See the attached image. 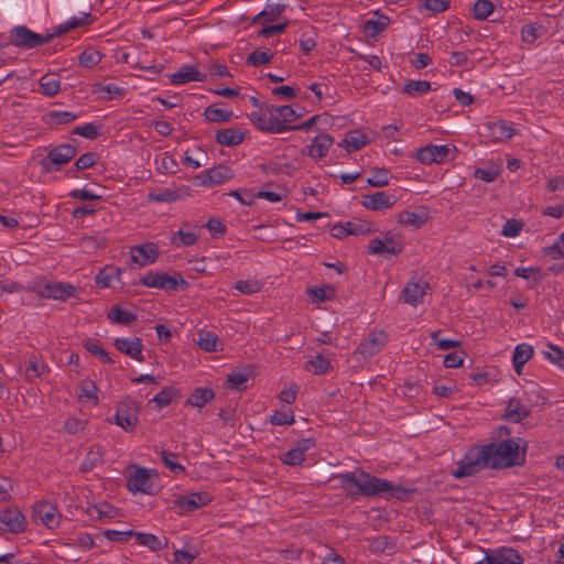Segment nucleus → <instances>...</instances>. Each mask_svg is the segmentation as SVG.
Returning a JSON list of instances; mask_svg holds the SVG:
<instances>
[{"label":"nucleus","instance_id":"aec40b11","mask_svg":"<svg viewBox=\"0 0 564 564\" xmlns=\"http://www.w3.org/2000/svg\"><path fill=\"white\" fill-rule=\"evenodd\" d=\"M316 442L314 438H302L296 442L295 446L289 449L282 462L289 466H297L304 462L305 453L315 446Z\"/></svg>","mask_w":564,"mask_h":564},{"label":"nucleus","instance_id":"052dcab7","mask_svg":"<svg viewBox=\"0 0 564 564\" xmlns=\"http://www.w3.org/2000/svg\"><path fill=\"white\" fill-rule=\"evenodd\" d=\"M307 366L311 367L310 369H312L315 375H323L327 372L330 364L322 355H317L307 362Z\"/></svg>","mask_w":564,"mask_h":564},{"label":"nucleus","instance_id":"1a4fd4ad","mask_svg":"<svg viewBox=\"0 0 564 564\" xmlns=\"http://www.w3.org/2000/svg\"><path fill=\"white\" fill-rule=\"evenodd\" d=\"M131 468L133 471L130 473L127 482L129 491L132 494L142 492L151 495L153 492V481L149 470L135 465H132Z\"/></svg>","mask_w":564,"mask_h":564},{"label":"nucleus","instance_id":"603ef678","mask_svg":"<svg viewBox=\"0 0 564 564\" xmlns=\"http://www.w3.org/2000/svg\"><path fill=\"white\" fill-rule=\"evenodd\" d=\"M273 57V54L270 50L264 51H253L249 56L247 57V63L252 66H259L268 64Z\"/></svg>","mask_w":564,"mask_h":564},{"label":"nucleus","instance_id":"6ab92c4d","mask_svg":"<svg viewBox=\"0 0 564 564\" xmlns=\"http://www.w3.org/2000/svg\"><path fill=\"white\" fill-rule=\"evenodd\" d=\"M429 289L430 284L426 281L411 279L402 290V297L405 303L416 306L423 302Z\"/></svg>","mask_w":564,"mask_h":564},{"label":"nucleus","instance_id":"13d9d810","mask_svg":"<svg viewBox=\"0 0 564 564\" xmlns=\"http://www.w3.org/2000/svg\"><path fill=\"white\" fill-rule=\"evenodd\" d=\"M85 348L87 351H89L91 355L97 356L100 361L105 364H111L113 362V359L109 356V354L97 343L95 341H87L85 344Z\"/></svg>","mask_w":564,"mask_h":564},{"label":"nucleus","instance_id":"c03bdc74","mask_svg":"<svg viewBox=\"0 0 564 564\" xmlns=\"http://www.w3.org/2000/svg\"><path fill=\"white\" fill-rule=\"evenodd\" d=\"M285 10V6L282 3L268 4L264 10L259 12L252 18V23H257L259 20L267 18L268 21H274Z\"/></svg>","mask_w":564,"mask_h":564},{"label":"nucleus","instance_id":"09e8293b","mask_svg":"<svg viewBox=\"0 0 564 564\" xmlns=\"http://www.w3.org/2000/svg\"><path fill=\"white\" fill-rule=\"evenodd\" d=\"M348 227L349 236H362L372 232V226L369 221L361 219H354L351 221L346 223Z\"/></svg>","mask_w":564,"mask_h":564},{"label":"nucleus","instance_id":"6e6d98bb","mask_svg":"<svg viewBox=\"0 0 564 564\" xmlns=\"http://www.w3.org/2000/svg\"><path fill=\"white\" fill-rule=\"evenodd\" d=\"M420 7L433 13H441L449 8V0H420Z\"/></svg>","mask_w":564,"mask_h":564},{"label":"nucleus","instance_id":"a878e982","mask_svg":"<svg viewBox=\"0 0 564 564\" xmlns=\"http://www.w3.org/2000/svg\"><path fill=\"white\" fill-rule=\"evenodd\" d=\"M89 18H90V14L85 13L82 18H72L67 22L59 24L57 26H54L51 31H48L44 35L45 43H48L54 37L65 34V33L69 32L70 30H74L78 26L88 24Z\"/></svg>","mask_w":564,"mask_h":564},{"label":"nucleus","instance_id":"680f3d73","mask_svg":"<svg viewBox=\"0 0 564 564\" xmlns=\"http://www.w3.org/2000/svg\"><path fill=\"white\" fill-rule=\"evenodd\" d=\"M386 253L397 256L402 252L403 246L391 232H387L383 238Z\"/></svg>","mask_w":564,"mask_h":564},{"label":"nucleus","instance_id":"473e14b6","mask_svg":"<svg viewBox=\"0 0 564 564\" xmlns=\"http://www.w3.org/2000/svg\"><path fill=\"white\" fill-rule=\"evenodd\" d=\"M104 452L100 446H93L88 449L85 458L80 463V470L84 473L90 471L97 466L101 465L104 459Z\"/></svg>","mask_w":564,"mask_h":564},{"label":"nucleus","instance_id":"37998d69","mask_svg":"<svg viewBox=\"0 0 564 564\" xmlns=\"http://www.w3.org/2000/svg\"><path fill=\"white\" fill-rule=\"evenodd\" d=\"M197 344L205 351H217L219 338L212 332L200 330L198 333Z\"/></svg>","mask_w":564,"mask_h":564},{"label":"nucleus","instance_id":"58836bf2","mask_svg":"<svg viewBox=\"0 0 564 564\" xmlns=\"http://www.w3.org/2000/svg\"><path fill=\"white\" fill-rule=\"evenodd\" d=\"M390 19L386 15H380L378 19H369L365 22L364 29L367 35L376 37L389 25Z\"/></svg>","mask_w":564,"mask_h":564},{"label":"nucleus","instance_id":"a19ab883","mask_svg":"<svg viewBox=\"0 0 564 564\" xmlns=\"http://www.w3.org/2000/svg\"><path fill=\"white\" fill-rule=\"evenodd\" d=\"M204 116L209 122H228L231 120L234 113L231 110H225L220 108H216L214 106H209L205 109Z\"/></svg>","mask_w":564,"mask_h":564},{"label":"nucleus","instance_id":"338daca9","mask_svg":"<svg viewBox=\"0 0 564 564\" xmlns=\"http://www.w3.org/2000/svg\"><path fill=\"white\" fill-rule=\"evenodd\" d=\"M522 229V223L516 219L507 220L503 225L501 234L506 237H516Z\"/></svg>","mask_w":564,"mask_h":564},{"label":"nucleus","instance_id":"4468645a","mask_svg":"<svg viewBox=\"0 0 564 564\" xmlns=\"http://www.w3.org/2000/svg\"><path fill=\"white\" fill-rule=\"evenodd\" d=\"M456 151L455 148H453ZM452 152L449 145H435L429 144L417 150L415 158L423 164H442L447 160V156Z\"/></svg>","mask_w":564,"mask_h":564},{"label":"nucleus","instance_id":"9d476101","mask_svg":"<svg viewBox=\"0 0 564 564\" xmlns=\"http://www.w3.org/2000/svg\"><path fill=\"white\" fill-rule=\"evenodd\" d=\"M387 343V335L382 330H373L361 340L354 355H360L364 359L370 358L382 350Z\"/></svg>","mask_w":564,"mask_h":564},{"label":"nucleus","instance_id":"5fc2aeb1","mask_svg":"<svg viewBox=\"0 0 564 564\" xmlns=\"http://www.w3.org/2000/svg\"><path fill=\"white\" fill-rule=\"evenodd\" d=\"M545 254L552 259L564 258V232H562L556 240L547 248H545Z\"/></svg>","mask_w":564,"mask_h":564},{"label":"nucleus","instance_id":"8fccbe9b","mask_svg":"<svg viewBox=\"0 0 564 564\" xmlns=\"http://www.w3.org/2000/svg\"><path fill=\"white\" fill-rule=\"evenodd\" d=\"M494 11V4L489 0H477L473 6V14L477 20H486Z\"/></svg>","mask_w":564,"mask_h":564},{"label":"nucleus","instance_id":"5701e85b","mask_svg":"<svg viewBox=\"0 0 564 564\" xmlns=\"http://www.w3.org/2000/svg\"><path fill=\"white\" fill-rule=\"evenodd\" d=\"M209 500L210 498L207 492H192L187 496L178 497L175 500V506L180 508L181 513H186L205 506Z\"/></svg>","mask_w":564,"mask_h":564},{"label":"nucleus","instance_id":"ddd939ff","mask_svg":"<svg viewBox=\"0 0 564 564\" xmlns=\"http://www.w3.org/2000/svg\"><path fill=\"white\" fill-rule=\"evenodd\" d=\"M26 528V518L17 507H8L0 512V529L11 533H21Z\"/></svg>","mask_w":564,"mask_h":564},{"label":"nucleus","instance_id":"cd10ccee","mask_svg":"<svg viewBox=\"0 0 564 564\" xmlns=\"http://www.w3.org/2000/svg\"><path fill=\"white\" fill-rule=\"evenodd\" d=\"M254 376L253 367L247 366L240 370H234L227 377V383L230 388L241 391L246 389L245 383Z\"/></svg>","mask_w":564,"mask_h":564},{"label":"nucleus","instance_id":"0eeeda50","mask_svg":"<svg viewBox=\"0 0 564 564\" xmlns=\"http://www.w3.org/2000/svg\"><path fill=\"white\" fill-rule=\"evenodd\" d=\"M482 457L485 458L481 447L475 452H469L460 460L458 468L452 470V476L456 479L469 477L488 467Z\"/></svg>","mask_w":564,"mask_h":564},{"label":"nucleus","instance_id":"393cba45","mask_svg":"<svg viewBox=\"0 0 564 564\" xmlns=\"http://www.w3.org/2000/svg\"><path fill=\"white\" fill-rule=\"evenodd\" d=\"M115 347L120 352H123L138 361L144 360L143 355H142V348H143L142 340L138 337H134L132 339L116 338Z\"/></svg>","mask_w":564,"mask_h":564},{"label":"nucleus","instance_id":"72a5a7b5","mask_svg":"<svg viewBox=\"0 0 564 564\" xmlns=\"http://www.w3.org/2000/svg\"><path fill=\"white\" fill-rule=\"evenodd\" d=\"M215 392L210 388L198 387L193 390L188 397L186 404L194 408H203L207 402L214 400Z\"/></svg>","mask_w":564,"mask_h":564},{"label":"nucleus","instance_id":"79ce46f5","mask_svg":"<svg viewBox=\"0 0 564 564\" xmlns=\"http://www.w3.org/2000/svg\"><path fill=\"white\" fill-rule=\"evenodd\" d=\"M424 214H417L413 212H402L398 215V223L403 226H412L414 228L422 227L426 221Z\"/></svg>","mask_w":564,"mask_h":564},{"label":"nucleus","instance_id":"dca6fc26","mask_svg":"<svg viewBox=\"0 0 564 564\" xmlns=\"http://www.w3.org/2000/svg\"><path fill=\"white\" fill-rule=\"evenodd\" d=\"M33 514L48 529L56 528L59 524L62 517L58 509L47 501L35 503L33 507Z\"/></svg>","mask_w":564,"mask_h":564},{"label":"nucleus","instance_id":"4d7b16f0","mask_svg":"<svg viewBox=\"0 0 564 564\" xmlns=\"http://www.w3.org/2000/svg\"><path fill=\"white\" fill-rule=\"evenodd\" d=\"M234 288L242 294H253L260 291L261 285L256 280H239Z\"/></svg>","mask_w":564,"mask_h":564},{"label":"nucleus","instance_id":"a18cd8bd","mask_svg":"<svg viewBox=\"0 0 564 564\" xmlns=\"http://www.w3.org/2000/svg\"><path fill=\"white\" fill-rule=\"evenodd\" d=\"M97 393H98V388L94 381L88 380V379L82 381L80 394H79L80 399L85 398L96 405L99 402Z\"/></svg>","mask_w":564,"mask_h":564},{"label":"nucleus","instance_id":"f257e3e1","mask_svg":"<svg viewBox=\"0 0 564 564\" xmlns=\"http://www.w3.org/2000/svg\"><path fill=\"white\" fill-rule=\"evenodd\" d=\"M337 478L343 488L348 489L349 487H355L358 494L364 497L395 498L397 500L405 501L409 495L414 492V489L394 485L388 479L372 476L361 469L339 474Z\"/></svg>","mask_w":564,"mask_h":564},{"label":"nucleus","instance_id":"2f4dec72","mask_svg":"<svg viewBox=\"0 0 564 564\" xmlns=\"http://www.w3.org/2000/svg\"><path fill=\"white\" fill-rule=\"evenodd\" d=\"M369 142L367 135L361 131L354 130L349 131L344 140L338 143L339 147L345 148L347 151H357L360 150Z\"/></svg>","mask_w":564,"mask_h":564},{"label":"nucleus","instance_id":"412c9836","mask_svg":"<svg viewBox=\"0 0 564 564\" xmlns=\"http://www.w3.org/2000/svg\"><path fill=\"white\" fill-rule=\"evenodd\" d=\"M334 143V138L330 134L323 133L319 135H316L312 143L307 145L304 150V154L318 160L328 153L329 148Z\"/></svg>","mask_w":564,"mask_h":564},{"label":"nucleus","instance_id":"9b49d317","mask_svg":"<svg viewBox=\"0 0 564 564\" xmlns=\"http://www.w3.org/2000/svg\"><path fill=\"white\" fill-rule=\"evenodd\" d=\"M10 41L13 45L23 48H34L45 44L44 35L33 32L24 25L12 29Z\"/></svg>","mask_w":564,"mask_h":564},{"label":"nucleus","instance_id":"c85d7f7f","mask_svg":"<svg viewBox=\"0 0 564 564\" xmlns=\"http://www.w3.org/2000/svg\"><path fill=\"white\" fill-rule=\"evenodd\" d=\"M533 347L529 344H519L516 346L512 357L514 370L518 375L521 373L523 366L533 357Z\"/></svg>","mask_w":564,"mask_h":564},{"label":"nucleus","instance_id":"4c0bfd02","mask_svg":"<svg viewBox=\"0 0 564 564\" xmlns=\"http://www.w3.org/2000/svg\"><path fill=\"white\" fill-rule=\"evenodd\" d=\"M431 88L427 80H409L403 85L402 91L410 97H419L429 93Z\"/></svg>","mask_w":564,"mask_h":564},{"label":"nucleus","instance_id":"e2e57ef3","mask_svg":"<svg viewBox=\"0 0 564 564\" xmlns=\"http://www.w3.org/2000/svg\"><path fill=\"white\" fill-rule=\"evenodd\" d=\"M308 292L313 300H317L319 302L330 300L335 294V290L330 285L322 288L316 286L314 289H310Z\"/></svg>","mask_w":564,"mask_h":564},{"label":"nucleus","instance_id":"c9c22d12","mask_svg":"<svg viewBox=\"0 0 564 564\" xmlns=\"http://www.w3.org/2000/svg\"><path fill=\"white\" fill-rule=\"evenodd\" d=\"M180 198L181 193L177 188H161L148 194V199L156 203H171Z\"/></svg>","mask_w":564,"mask_h":564},{"label":"nucleus","instance_id":"7c9ffc66","mask_svg":"<svg viewBox=\"0 0 564 564\" xmlns=\"http://www.w3.org/2000/svg\"><path fill=\"white\" fill-rule=\"evenodd\" d=\"M137 542L140 545L149 547L151 551H160L167 546V539L165 536L159 538L151 533L133 532Z\"/></svg>","mask_w":564,"mask_h":564},{"label":"nucleus","instance_id":"423d86ee","mask_svg":"<svg viewBox=\"0 0 564 564\" xmlns=\"http://www.w3.org/2000/svg\"><path fill=\"white\" fill-rule=\"evenodd\" d=\"M140 403L127 398L122 400L115 415V423L126 432H132L139 423Z\"/></svg>","mask_w":564,"mask_h":564},{"label":"nucleus","instance_id":"774afa93","mask_svg":"<svg viewBox=\"0 0 564 564\" xmlns=\"http://www.w3.org/2000/svg\"><path fill=\"white\" fill-rule=\"evenodd\" d=\"M552 352H545V357L564 368V351L556 345H549Z\"/></svg>","mask_w":564,"mask_h":564},{"label":"nucleus","instance_id":"69168bd1","mask_svg":"<svg viewBox=\"0 0 564 564\" xmlns=\"http://www.w3.org/2000/svg\"><path fill=\"white\" fill-rule=\"evenodd\" d=\"M499 175V170L492 166L489 167H478L474 172V176L485 182H492Z\"/></svg>","mask_w":564,"mask_h":564},{"label":"nucleus","instance_id":"864d4df0","mask_svg":"<svg viewBox=\"0 0 564 564\" xmlns=\"http://www.w3.org/2000/svg\"><path fill=\"white\" fill-rule=\"evenodd\" d=\"M161 459L163 460L164 465L169 467L173 473L180 474L183 473L185 469L184 467L176 463L175 459L177 457L176 454L167 452L165 449H161L159 452Z\"/></svg>","mask_w":564,"mask_h":564},{"label":"nucleus","instance_id":"de8ad7c7","mask_svg":"<svg viewBox=\"0 0 564 564\" xmlns=\"http://www.w3.org/2000/svg\"><path fill=\"white\" fill-rule=\"evenodd\" d=\"M101 61V54L94 48H86L78 56V63L83 67H94Z\"/></svg>","mask_w":564,"mask_h":564},{"label":"nucleus","instance_id":"bf43d9fd","mask_svg":"<svg viewBox=\"0 0 564 564\" xmlns=\"http://www.w3.org/2000/svg\"><path fill=\"white\" fill-rule=\"evenodd\" d=\"M388 174V170L377 169L373 175L367 180V183L372 187H383L389 184Z\"/></svg>","mask_w":564,"mask_h":564},{"label":"nucleus","instance_id":"c756f323","mask_svg":"<svg viewBox=\"0 0 564 564\" xmlns=\"http://www.w3.org/2000/svg\"><path fill=\"white\" fill-rule=\"evenodd\" d=\"M215 140L225 147H235L243 141V133L236 128H226L217 131Z\"/></svg>","mask_w":564,"mask_h":564},{"label":"nucleus","instance_id":"39448f33","mask_svg":"<svg viewBox=\"0 0 564 564\" xmlns=\"http://www.w3.org/2000/svg\"><path fill=\"white\" fill-rule=\"evenodd\" d=\"M140 283L148 288L161 289L164 291H175L178 286L185 289L188 283L181 276L180 273L170 275L164 272H148L141 280Z\"/></svg>","mask_w":564,"mask_h":564},{"label":"nucleus","instance_id":"f8f14e48","mask_svg":"<svg viewBox=\"0 0 564 564\" xmlns=\"http://www.w3.org/2000/svg\"><path fill=\"white\" fill-rule=\"evenodd\" d=\"M523 557L512 547H499L490 550L477 564H522Z\"/></svg>","mask_w":564,"mask_h":564},{"label":"nucleus","instance_id":"a211bd4d","mask_svg":"<svg viewBox=\"0 0 564 564\" xmlns=\"http://www.w3.org/2000/svg\"><path fill=\"white\" fill-rule=\"evenodd\" d=\"M360 203L368 210L379 212L391 208L397 203V198L392 194L377 192L362 195Z\"/></svg>","mask_w":564,"mask_h":564},{"label":"nucleus","instance_id":"4be33fe9","mask_svg":"<svg viewBox=\"0 0 564 564\" xmlns=\"http://www.w3.org/2000/svg\"><path fill=\"white\" fill-rule=\"evenodd\" d=\"M531 413L530 406L525 405L520 399L511 398L507 402L503 419L511 423H520Z\"/></svg>","mask_w":564,"mask_h":564},{"label":"nucleus","instance_id":"f3484780","mask_svg":"<svg viewBox=\"0 0 564 564\" xmlns=\"http://www.w3.org/2000/svg\"><path fill=\"white\" fill-rule=\"evenodd\" d=\"M130 258L140 267L154 263L159 258V248L153 242L134 246L130 249Z\"/></svg>","mask_w":564,"mask_h":564},{"label":"nucleus","instance_id":"6e6552de","mask_svg":"<svg viewBox=\"0 0 564 564\" xmlns=\"http://www.w3.org/2000/svg\"><path fill=\"white\" fill-rule=\"evenodd\" d=\"M77 153V148L72 144H59L52 149L46 158L41 161V166L44 171H52L51 165H55L58 170L59 166L68 163Z\"/></svg>","mask_w":564,"mask_h":564},{"label":"nucleus","instance_id":"f704fd0d","mask_svg":"<svg viewBox=\"0 0 564 564\" xmlns=\"http://www.w3.org/2000/svg\"><path fill=\"white\" fill-rule=\"evenodd\" d=\"M41 93L45 96H55L61 88L59 76L54 73H48L40 78Z\"/></svg>","mask_w":564,"mask_h":564},{"label":"nucleus","instance_id":"20e7f679","mask_svg":"<svg viewBox=\"0 0 564 564\" xmlns=\"http://www.w3.org/2000/svg\"><path fill=\"white\" fill-rule=\"evenodd\" d=\"M30 291L41 299L66 301L76 294L77 289L64 282H35L30 286Z\"/></svg>","mask_w":564,"mask_h":564},{"label":"nucleus","instance_id":"ea45409f","mask_svg":"<svg viewBox=\"0 0 564 564\" xmlns=\"http://www.w3.org/2000/svg\"><path fill=\"white\" fill-rule=\"evenodd\" d=\"M108 318L116 324L128 325L137 319V315L116 305L108 312Z\"/></svg>","mask_w":564,"mask_h":564},{"label":"nucleus","instance_id":"f03ea898","mask_svg":"<svg viewBox=\"0 0 564 564\" xmlns=\"http://www.w3.org/2000/svg\"><path fill=\"white\" fill-rule=\"evenodd\" d=\"M302 116L291 106L264 105L257 111H252L249 118L260 131L268 133H282L292 130L289 123Z\"/></svg>","mask_w":564,"mask_h":564},{"label":"nucleus","instance_id":"2eb2a0df","mask_svg":"<svg viewBox=\"0 0 564 564\" xmlns=\"http://www.w3.org/2000/svg\"><path fill=\"white\" fill-rule=\"evenodd\" d=\"M232 171L226 165H217L195 176V183L199 186L219 185L232 178Z\"/></svg>","mask_w":564,"mask_h":564},{"label":"nucleus","instance_id":"e433bc0d","mask_svg":"<svg viewBox=\"0 0 564 564\" xmlns=\"http://www.w3.org/2000/svg\"><path fill=\"white\" fill-rule=\"evenodd\" d=\"M121 270L113 265H107L96 275V283L101 288L111 286L113 280H119Z\"/></svg>","mask_w":564,"mask_h":564},{"label":"nucleus","instance_id":"b1692460","mask_svg":"<svg viewBox=\"0 0 564 564\" xmlns=\"http://www.w3.org/2000/svg\"><path fill=\"white\" fill-rule=\"evenodd\" d=\"M207 76L200 73L196 66L184 65L176 73L170 76V80L174 85H184L189 82H206Z\"/></svg>","mask_w":564,"mask_h":564},{"label":"nucleus","instance_id":"7ed1b4c3","mask_svg":"<svg viewBox=\"0 0 564 564\" xmlns=\"http://www.w3.org/2000/svg\"><path fill=\"white\" fill-rule=\"evenodd\" d=\"M481 449L485 463L492 469L522 466L525 462L527 446L521 448L519 442L513 438L484 445Z\"/></svg>","mask_w":564,"mask_h":564},{"label":"nucleus","instance_id":"3c124183","mask_svg":"<svg viewBox=\"0 0 564 564\" xmlns=\"http://www.w3.org/2000/svg\"><path fill=\"white\" fill-rule=\"evenodd\" d=\"M197 241V235L192 231L178 230L172 236L171 242L175 246H193Z\"/></svg>","mask_w":564,"mask_h":564},{"label":"nucleus","instance_id":"49530a36","mask_svg":"<svg viewBox=\"0 0 564 564\" xmlns=\"http://www.w3.org/2000/svg\"><path fill=\"white\" fill-rule=\"evenodd\" d=\"M47 122L51 124H67L78 118L76 113L69 111H50L46 113Z\"/></svg>","mask_w":564,"mask_h":564},{"label":"nucleus","instance_id":"bb28decb","mask_svg":"<svg viewBox=\"0 0 564 564\" xmlns=\"http://www.w3.org/2000/svg\"><path fill=\"white\" fill-rule=\"evenodd\" d=\"M487 129L489 131V138L494 142L508 140L516 133L514 129L505 121L488 122Z\"/></svg>","mask_w":564,"mask_h":564},{"label":"nucleus","instance_id":"0e129e2a","mask_svg":"<svg viewBox=\"0 0 564 564\" xmlns=\"http://www.w3.org/2000/svg\"><path fill=\"white\" fill-rule=\"evenodd\" d=\"M174 393L175 391L173 388L165 387L156 393L151 401L155 402L159 408H162L171 403Z\"/></svg>","mask_w":564,"mask_h":564}]
</instances>
